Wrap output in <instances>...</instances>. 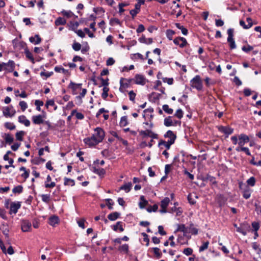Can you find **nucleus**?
Here are the masks:
<instances>
[{
  "mask_svg": "<svg viewBox=\"0 0 261 261\" xmlns=\"http://www.w3.org/2000/svg\"><path fill=\"white\" fill-rule=\"evenodd\" d=\"M75 113H76L75 117L77 119L82 120L84 118V116L82 113L76 112V110H73L71 112V115H73Z\"/></svg>",
  "mask_w": 261,
  "mask_h": 261,
  "instance_id": "5fc2aeb1",
  "label": "nucleus"
},
{
  "mask_svg": "<svg viewBox=\"0 0 261 261\" xmlns=\"http://www.w3.org/2000/svg\"><path fill=\"white\" fill-rule=\"evenodd\" d=\"M153 250L154 254L156 255L158 258H160L162 256V253L160 252V249L159 248L154 247L153 248Z\"/></svg>",
  "mask_w": 261,
  "mask_h": 261,
  "instance_id": "13d9d810",
  "label": "nucleus"
},
{
  "mask_svg": "<svg viewBox=\"0 0 261 261\" xmlns=\"http://www.w3.org/2000/svg\"><path fill=\"white\" fill-rule=\"evenodd\" d=\"M64 184L65 186H73L75 185V182L73 179L68 178L67 177H64Z\"/></svg>",
  "mask_w": 261,
  "mask_h": 261,
  "instance_id": "cd10ccee",
  "label": "nucleus"
},
{
  "mask_svg": "<svg viewBox=\"0 0 261 261\" xmlns=\"http://www.w3.org/2000/svg\"><path fill=\"white\" fill-rule=\"evenodd\" d=\"M98 134H99V142H100L103 140V139L105 136V133L104 130L100 127H99Z\"/></svg>",
  "mask_w": 261,
  "mask_h": 261,
  "instance_id": "864d4df0",
  "label": "nucleus"
},
{
  "mask_svg": "<svg viewBox=\"0 0 261 261\" xmlns=\"http://www.w3.org/2000/svg\"><path fill=\"white\" fill-rule=\"evenodd\" d=\"M256 182V179L254 177H251L246 181V182L248 186L253 187Z\"/></svg>",
  "mask_w": 261,
  "mask_h": 261,
  "instance_id": "c03bdc74",
  "label": "nucleus"
},
{
  "mask_svg": "<svg viewBox=\"0 0 261 261\" xmlns=\"http://www.w3.org/2000/svg\"><path fill=\"white\" fill-rule=\"evenodd\" d=\"M84 142L89 147H92L98 144V139L97 137L93 135L91 137H87L84 139Z\"/></svg>",
  "mask_w": 261,
  "mask_h": 261,
  "instance_id": "7ed1b4c3",
  "label": "nucleus"
},
{
  "mask_svg": "<svg viewBox=\"0 0 261 261\" xmlns=\"http://www.w3.org/2000/svg\"><path fill=\"white\" fill-rule=\"evenodd\" d=\"M79 25V23L77 21H75V22L70 21V24H69V27L71 30L75 32V31H76V29L77 28Z\"/></svg>",
  "mask_w": 261,
  "mask_h": 261,
  "instance_id": "a19ab883",
  "label": "nucleus"
},
{
  "mask_svg": "<svg viewBox=\"0 0 261 261\" xmlns=\"http://www.w3.org/2000/svg\"><path fill=\"white\" fill-rule=\"evenodd\" d=\"M66 23V20L62 17H58L55 21V24L56 25H64Z\"/></svg>",
  "mask_w": 261,
  "mask_h": 261,
  "instance_id": "ea45409f",
  "label": "nucleus"
},
{
  "mask_svg": "<svg viewBox=\"0 0 261 261\" xmlns=\"http://www.w3.org/2000/svg\"><path fill=\"white\" fill-rule=\"evenodd\" d=\"M177 231L182 232L184 234L188 233V228L186 227L184 224H178L177 228L175 231V232Z\"/></svg>",
  "mask_w": 261,
  "mask_h": 261,
  "instance_id": "aec40b11",
  "label": "nucleus"
},
{
  "mask_svg": "<svg viewBox=\"0 0 261 261\" xmlns=\"http://www.w3.org/2000/svg\"><path fill=\"white\" fill-rule=\"evenodd\" d=\"M109 91V88L108 87H107V86L103 87V92L101 94V97L103 99H105L108 97Z\"/></svg>",
  "mask_w": 261,
  "mask_h": 261,
  "instance_id": "603ef678",
  "label": "nucleus"
},
{
  "mask_svg": "<svg viewBox=\"0 0 261 261\" xmlns=\"http://www.w3.org/2000/svg\"><path fill=\"white\" fill-rule=\"evenodd\" d=\"M140 10V8H139V5H135V9L131 10L129 12L130 14L132 15V17L134 18L136 15L139 13Z\"/></svg>",
  "mask_w": 261,
  "mask_h": 261,
  "instance_id": "5701e85b",
  "label": "nucleus"
},
{
  "mask_svg": "<svg viewBox=\"0 0 261 261\" xmlns=\"http://www.w3.org/2000/svg\"><path fill=\"white\" fill-rule=\"evenodd\" d=\"M165 138H168L170 139L169 141H172L174 143L175 139L176 138V135L174 134V133L172 130H168L166 133L164 135Z\"/></svg>",
  "mask_w": 261,
  "mask_h": 261,
  "instance_id": "2eb2a0df",
  "label": "nucleus"
},
{
  "mask_svg": "<svg viewBox=\"0 0 261 261\" xmlns=\"http://www.w3.org/2000/svg\"><path fill=\"white\" fill-rule=\"evenodd\" d=\"M191 86L198 90H200L202 88V83L200 76L198 75H196L191 81Z\"/></svg>",
  "mask_w": 261,
  "mask_h": 261,
  "instance_id": "f257e3e1",
  "label": "nucleus"
},
{
  "mask_svg": "<svg viewBox=\"0 0 261 261\" xmlns=\"http://www.w3.org/2000/svg\"><path fill=\"white\" fill-rule=\"evenodd\" d=\"M44 103L42 100H36L35 101V105L36 106V110L38 111H40V107L43 105Z\"/></svg>",
  "mask_w": 261,
  "mask_h": 261,
  "instance_id": "3c124183",
  "label": "nucleus"
},
{
  "mask_svg": "<svg viewBox=\"0 0 261 261\" xmlns=\"http://www.w3.org/2000/svg\"><path fill=\"white\" fill-rule=\"evenodd\" d=\"M24 135V132L23 131L21 130V131L17 132L15 134L16 139L19 141H22L23 136Z\"/></svg>",
  "mask_w": 261,
  "mask_h": 261,
  "instance_id": "09e8293b",
  "label": "nucleus"
},
{
  "mask_svg": "<svg viewBox=\"0 0 261 261\" xmlns=\"http://www.w3.org/2000/svg\"><path fill=\"white\" fill-rule=\"evenodd\" d=\"M15 67V62L12 60H9L7 63H6L4 70H6L7 72H12L14 70Z\"/></svg>",
  "mask_w": 261,
  "mask_h": 261,
  "instance_id": "f8f14e48",
  "label": "nucleus"
},
{
  "mask_svg": "<svg viewBox=\"0 0 261 261\" xmlns=\"http://www.w3.org/2000/svg\"><path fill=\"white\" fill-rule=\"evenodd\" d=\"M21 226V229L23 232L30 231L32 229V224L29 220H22Z\"/></svg>",
  "mask_w": 261,
  "mask_h": 261,
  "instance_id": "1a4fd4ad",
  "label": "nucleus"
},
{
  "mask_svg": "<svg viewBox=\"0 0 261 261\" xmlns=\"http://www.w3.org/2000/svg\"><path fill=\"white\" fill-rule=\"evenodd\" d=\"M128 122L126 116H123L121 118L120 121V125L121 126H125L127 125Z\"/></svg>",
  "mask_w": 261,
  "mask_h": 261,
  "instance_id": "37998d69",
  "label": "nucleus"
},
{
  "mask_svg": "<svg viewBox=\"0 0 261 261\" xmlns=\"http://www.w3.org/2000/svg\"><path fill=\"white\" fill-rule=\"evenodd\" d=\"M55 71L57 72H62L65 74H68L69 71L68 70H66L63 68L61 66H56L55 67Z\"/></svg>",
  "mask_w": 261,
  "mask_h": 261,
  "instance_id": "c756f323",
  "label": "nucleus"
},
{
  "mask_svg": "<svg viewBox=\"0 0 261 261\" xmlns=\"http://www.w3.org/2000/svg\"><path fill=\"white\" fill-rule=\"evenodd\" d=\"M19 170L20 171H22L24 172L21 175V176L22 177L24 178L25 179H26L27 178H28L29 177V174H30V171H27L26 170V168L24 167H20V169H19Z\"/></svg>",
  "mask_w": 261,
  "mask_h": 261,
  "instance_id": "bb28decb",
  "label": "nucleus"
},
{
  "mask_svg": "<svg viewBox=\"0 0 261 261\" xmlns=\"http://www.w3.org/2000/svg\"><path fill=\"white\" fill-rule=\"evenodd\" d=\"M187 228H188V232H191L192 234L195 235L198 233V230L196 228L194 227L193 223L190 224L189 227Z\"/></svg>",
  "mask_w": 261,
  "mask_h": 261,
  "instance_id": "c85d7f7f",
  "label": "nucleus"
},
{
  "mask_svg": "<svg viewBox=\"0 0 261 261\" xmlns=\"http://www.w3.org/2000/svg\"><path fill=\"white\" fill-rule=\"evenodd\" d=\"M98 164V159L94 161L93 164L92 165H90V169L92 171H93L94 173H95L96 174H98V169L97 168Z\"/></svg>",
  "mask_w": 261,
  "mask_h": 261,
  "instance_id": "a878e982",
  "label": "nucleus"
},
{
  "mask_svg": "<svg viewBox=\"0 0 261 261\" xmlns=\"http://www.w3.org/2000/svg\"><path fill=\"white\" fill-rule=\"evenodd\" d=\"M21 207L20 202H12L10 203L9 214L12 215V214H16L18 209Z\"/></svg>",
  "mask_w": 261,
  "mask_h": 261,
  "instance_id": "423d86ee",
  "label": "nucleus"
},
{
  "mask_svg": "<svg viewBox=\"0 0 261 261\" xmlns=\"http://www.w3.org/2000/svg\"><path fill=\"white\" fill-rule=\"evenodd\" d=\"M174 143L172 141H170L169 140L167 142H166L164 140H161L159 142V146H160L161 145H164L167 149H169L171 145Z\"/></svg>",
  "mask_w": 261,
  "mask_h": 261,
  "instance_id": "6ab92c4d",
  "label": "nucleus"
},
{
  "mask_svg": "<svg viewBox=\"0 0 261 261\" xmlns=\"http://www.w3.org/2000/svg\"><path fill=\"white\" fill-rule=\"evenodd\" d=\"M82 84H75L71 81L68 88L72 90V93L73 95H76L79 91L82 90Z\"/></svg>",
  "mask_w": 261,
  "mask_h": 261,
  "instance_id": "39448f33",
  "label": "nucleus"
},
{
  "mask_svg": "<svg viewBox=\"0 0 261 261\" xmlns=\"http://www.w3.org/2000/svg\"><path fill=\"white\" fill-rule=\"evenodd\" d=\"M251 226L252 227V230L254 231H257L260 226L259 223L255 221L252 222Z\"/></svg>",
  "mask_w": 261,
  "mask_h": 261,
  "instance_id": "4d7b16f0",
  "label": "nucleus"
},
{
  "mask_svg": "<svg viewBox=\"0 0 261 261\" xmlns=\"http://www.w3.org/2000/svg\"><path fill=\"white\" fill-rule=\"evenodd\" d=\"M124 81H126V79L124 78H121L120 80V87H119V91L122 93H123L125 89L128 87L129 86V82H124Z\"/></svg>",
  "mask_w": 261,
  "mask_h": 261,
  "instance_id": "ddd939ff",
  "label": "nucleus"
},
{
  "mask_svg": "<svg viewBox=\"0 0 261 261\" xmlns=\"http://www.w3.org/2000/svg\"><path fill=\"white\" fill-rule=\"evenodd\" d=\"M5 126L10 130H13L16 128L15 125L13 123L9 122H7L5 123Z\"/></svg>",
  "mask_w": 261,
  "mask_h": 261,
  "instance_id": "6e6d98bb",
  "label": "nucleus"
},
{
  "mask_svg": "<svg viewBox=\"0 0 261 261\" xmlns=\"http://www.w3.org/2000/svg\"><path fill=\"white\" fill-rule=\"evenodd\" d=\"M218 130L222 133L226 135V137H228L229 135H231L233 132V129L229 126H217Z\"/></svg>",
  "mask_w": 261,
  "mask_h": 261,
  "instance_id": "20e7f679",
  "label": "nucleus"
},
{
  "mask_svg": "<svg viewBox=\"0 0 261 261\" xmlns=\"http://www.w3.org/2000/svg\"><path fill=\"white\" fill-rule=\"evenodd\" d=\"M42 200L46 203H48L50 201V195L49 194H42L41 195Z\"/></svg>",
  "mask_w": 261,
  "mask_h": 261,
  "instance_id": "de8ad7c7",
  "label": "nucleus"
},
{
  "mask_svg": "<svg viewBox=\"0 0 261 261\" xmlns=\"http://www.w3.org/2000/svg\"><path fill=\"white\" fill-rule=\"evenodd\" d=\"M54 74V72L53 71L51 72H45V71H41L40 73V76L43 77L45 76V77L43 78L44 80H46L47 78L51 76Z\"/></svg>",
  "mask_w": 261,
  "mask_h": 261,
  "instance_id": "4c0bfd02",
  "label": "nucleus"
},
{
  "mask_svg": "<svg viewBox=\"0 0 261 261\" xmlns=\"http://www.w3.org/2000/svg\"><path fill=\"white\" fill-rule=\"evenodd\" d=\"M227 42L229 44L230 49H232L236 48V45L233 38H232L230 40L227 39Z\"/></svg>",
  "mask_w": 261,
  "mask_h": 261,
  "instance_id": "052dcab7",
  "label": "nucleus"
},
{
  "mask_svg": "<svg viewBox=\"0 0 261 261\" xmlns=\"http://www.w3.org/2000/svg\"><path fill=\"white\" fill-rule=\"evenodd\" d=\"M251 195L250 190L248 188H246V189L244 190L243 191V197L246 199H248L250 198Z\"/></svg>",
  "mask_w": 261,
  "mask_h": 261,
  "instance_id": "f704fd0d",
  "label": "nucleus"
},
{
  "mask_svg": "<svg viewBox=\"0 0 261 261\" xmlns=\"http://www.w3.org/2000/svg\"><path fill=\"white\" fill-rule=\"evenodd\" d=\"M132 185L130 182H128L127 184H125L122 185L120 188V190H124L126 192H128L132 188Z\"/></svg>",
  "mask_w": 261,
  "mask_h": 261,
  "instance_id": "2f4dec72",
  "label": "nucleus"
},
{
  "mask_svg": "<svg viewBox=\"0 0 261 261\" xmlns=\"http://www.w3.org/2000/svg\"><path fill=\"white\" fill-rule=\"evenodd\" d=\"M140 199L141 200L140 202L139 205L140 208H144L146 205L148 204V201L145 199L144 196H141L140 197Z\"/></svg>",
  "mask_w": 261,
  "mask_h": 261,
  "instance_id": "72a5a7b5",
  "label": "nucleus"
},
{
  "mask_svg": "<svg viewBox=\"0 0 261 261\" xmlns=\"http://www.w3.org/2000/svg\"><path fill=\"white\" fill-rule=\"evenodd\" d=\"M118 250L121 252L127 253L128 251V245L125 244L120 246L118 248Z\"/></svg>",
  "mask_w": 261,
  "mask_h": 261,
  "instance_id": "473e14b6",
  "label": "nucleus"
},
{
  "mask_svg": "<svg viewBox=\"0 0 261 261\" xmlns=\"http://www.w3.org/2000/svg\"><path fill=\"white\" fill-rule=\"evenodd\" d=\"M61 13L64 16H66L67 18H70L74 15L70 11H66L63 10Z\"/></svg>",
  "mask_w": 261,
  "mask_h": 261,
  "instance_id": "49530a36",
  "label": "nucleus"
},
{
  "mask_svg": "<svg viewBox=\"0 0 261 261\" xmlns=\"http://www.w3.org/2000/svg\"><path fill=\"white\" fill-rule=\"evenodd\" d=\"M209 242L206 241L203 243V244L199 248V251L202 252L204 250L206 249L208 247Z\"/></svg>",
  "mask_w": 261,
  "mask_h": 261,
  "instance_id": "338daca9",
  "label": "nucleus"
},
{
  "mask_svg": "<svg viewBox=\"0 0 261 261\" xmlns=\"http://www.w3.org/2000/svg\"><path fill=\"white\" fill-rule=\"evenodd\" d=\"M252 247L255 250L257 251V254H260L261 252V249L259 248V245L256 243L254 242L252 244Z\"/></svg>",
  "mask_w": 261,
  "mask_h": 261,
  "instance_id": "680f3d73",
  "label": "nucleus"
},
{
  "mask_svg": "<svg viewBox=\"0 0 261 261\" xmlns=\"http://www.w3.org/2000/svg\"><path fill=\"white\" fill-rule=\"evenodd\" d=\"M158 209V206L157 204H155L152 206L150 205V206H148L146 210L148 212L151 213L152 212H156Z\"/></svg>",
  "mask_w": 261,
  "mask_h": 261,
  "instance_id": "8fccbe9b",
  "label": "nucleus"
},
{
  "mask_svg": "<svg viewBox=\"0 0 261 261\" xmlns=\"http://www.w3.org/2000/svg\"><path fill=\"white\" fill-rule=\"evenodd\" d=\"M72 48L75 51H79L81 48V45L80 43L75 42L72 44Z\"/></svg>",
  "mask_w": 261,
  "mask_h": 261,
  "instance_id": "e2e57ef3",
  "label": "nucleus"
},
{
  "mask_svg": "<svg viewBox=\"0 0 261 261\" xmlns=\"http://www.w3.org/2000/svg\"><path fill=\"white\" fill-rule=\"evenodd\" d=\"M173 42L181 48L184 47L188 44L186 39L182 37H176L173 40Z\"/></svg>",
  "mask_w": 261,
  "mask_h": 261,
  "instance_id": "6e6552de",
  "label": "nucleus"
},
{
  "mask_svg": "<svg viewBox=\"0 0 261 261\" xmlns=\"http://www.w3.org/2000/svg\"><path fill=\"white\" fill-rule=\"evenodd\" d=\"M183 253L187 255H191L193 253V249L191 248H187L184 249Z\"/></svg>",
  "mask_w": 261,
  "mask_h": 261,
  "instance_id": "69168bd1",
  "label": "nucleus"
},
{
  "mask_svg": "<svg viewBox=\"0 0 261 261\" xmlns=\"http://www.w3.org/2000/svg\"><path fill=\"white\" fill-rule=\"evenodd\" d=\"M120 215L119 213L115 212L110 214L108 216V218L111 221H115L119 217Z\"/></svg>",
  "mask_w": 261,
  "mask_h": 261,
  "instance_id": "412c9836",
  "label": "nucleus"
},
{
  "mask_svg": "<svg viewBox=\"0 0 261 261\" xmlns=\"http://www.w3.org/2000/svg\"><path fill=\"white\" fill-rule=\"evenodd\" d=\"M5 141L6 143L11 144L14 141L13 137L9 134H5Z\"/></svg>",
  "mask_w": 261,
  "mask_h": 261,
  "instance_id": "393cba45",
  "label": "nucleus"
},
{
  "mask_svg": "<svg viewBox=\"0 0 261 261\" xmlns=\"http://www.w3.org/2000/svg\"><path fill=\"white\" fill-rule=\"evenodd\" d=\"M10 114V106L4 108L3 111V115L6 117H9Z\"/></svg>",
  "mask_w": 261,
  "mask_h": 261,
  "instance_id": "bf43d9fd",
  "label": "nucleus"
},
{
  "mask_svg": "<svg viewBox=\"0 0 261 261\" xmlns=\"http://www.w3.org/2000/svg\"><path fill=\"white\" fill-rule=\"evenodd\" d=\"M144 128L146 129V130L139 131L140 135L142 136L143 138L149 137L152 139L158 138V134L153 133L152 130L147 129L145 127H144Z\"/></svg>",
  "mask_w": 261,
  "mask_h": 261,
  "instance_id": "f03ea898",
  "label": "nucleus"
},
{
  "mask_svg": "<svg viewBox=\"0 0 261 261\" xmlns=\"http://www.w3.org/2000/svg\"><path fill=\"white\" fill-rule=\"evenodd\" d=\"M175 34V32L172 30H167L166 32V36L169 40H172L173 36Z\"/></svg>",
  "mask_w": 261,
  "mask_h": 261,
  "instance_id": "58836bf2",
  "label": "nucleus"
},
{
  "mask_svg": "<svg viewBox=\"0 0 261 261\" xmlns=\"http://www.w3.org/2000/svg\"><path fill=\"white\" fill-rule=\"evenodd\" d=\"M22 111H24L28 108V105L24 101H21L19 103Z\"/></svg>",
  "mask_w": 261,
  "mask_h": 261,
  "instance_id": "774afa93",
  "label": "nucleus"
},
{
  "mask_svg": "<svg viewBox=\"0 0 261 261\" xmlns=\"http://www.w3.org/2000/svg\"><path fill=\"white\" fill-rule=\"evenodd\" d=\"M1 230L3 234L5 236L6 238L9 237V229L8 228V226L6 225L3 224L1 228Z\"/></svg>",
  "mask_w": 261,
  "mask_h": 261,
  "instance_id": "c9c22d12",
  "label": "nucleus"
},
{
  "mask_svg": "<svg viewBox=\"0 0 261 261\" xmlns=\"http://www.w3.org/2000/svg\"><path fill=\"white\" fill-rule=\"evenodd\" d=\"M59 217L56 216H53L48 219V224L53 226H55L56 224L59 223Z\"/></svg>",
  "mask_w": 261,
  "mask_h": 261,
  "instance_id": "a211bd4d",
  "label": "nucleus"
},
{
  "mask_svg": "<svg viewBox=\"0 0 261 261\" xmlns=\"http://www.w3.org/2000/svg\"><path fill=\"white\" fill-rule=\"evenodd\" d=\"M174 116L178 118V119H181L183 117V112L181 109H178L175 114Z\"/></svg>",
  "mask_w": 261,
  "mask_h": 261,
  "instance_id": "0e129e2a",
  "label": "nucleus"
},
{
  "mask_svg": "<svg viewBox=\"0 0 261 261\" xmlns=\"http://www.w3.org/2000/svg\"><path fill=\"white\" fill-rule=\"evenodd\" d=\"M41 40V38L38 34H36L34 37H31L29 38L30 41L35 45L39 44Z\"/></svg>",
  "mask_w": 261,
  "mask_h": 261,
  "instance_id": "f3484780",
  "label": "nucleus"
},
{
  "mask_svg": "<svg viewBox=\"0 0 261 261\" xmlns=\"http://www.w3.org/2000/svg\"><path fill=\"white\" fill-rule=\"evenodd\" d=\"M113 229L117 231L118 229H119L120 232H122L124 231V229L122 226V222H117L116 224L112 226Z\"/></svg>",
  "mask_w": 261,
  "mask_h": 261,
  "instance_id": "4be33fe9",
  "label": "nucleus"
},
{
  "mask_svg": "<svg viewBox=\"0 0 261 261\" xmlns=\"http://www.w3.org/2000/svg\"><path fill=\"white\" fill-rule=\"evenodd\" d=\"M24 53L27 58L30 59L32 63H34V59L32 55V54L29 50V49L27 48L24 50Z\"/></svg>",
  "mask_w": 261,
  "mask_h": 261,
  "instance_id": "e433bc0d",
  "label": "nucleus"
},
{
  "mask_svg": "<svg viewBox=\"0 0 261 261\" xmlns=\"http://www.w3.org/2000/svg\"><path fill=\"white\" fill-rule=\"evenodd\" d=\"M32 121L35 124H41L44 122L43 117L41 115L33 116Z\"/></svg>",
  "mask_w": 261,
  "mask_h": 261,
  "instance_id": "4468645a",
  "label": "nucleus"
},
{
  "mask_svg": "<svg viewBox=\"0 0 261 261\" xmlns=\"http://www.w3.org/2000/svg\"><path fill=\"white\" fill-rule=\"evenodd\" d=\"M164 124L166 126L173 125V121L171 116H168L164 119Z\"/></svg>",
  "mask_w": 261,
  "mask_h": 261,
  "instance_id": "7c9ffc66",
  "label": "nucleus"
},
{
  "mask_svg": "<svg viewBox=\"0 0 261 261\" xmlns=\"http://www.w3.org/2000/svg\"><path fill=\"white\" fill-rule=\"evenodd\" d=\"M134 80L136 84L142 85H144L147 81L145 77L141 74H136L135 76Z\"/></svg>",
  "mask_w": 261,
  "mask_h": 261,
  "instance_id": "9b49d317",
  "label": "nucleus"
},
{
  "mask_svg": "<svg viewBox=\"0 0 261 261\" xmlns=\"http://www.w3.org/2000/svg\"><path fill=\"white\" fill-rule=\"evenodd\" d=\"M170 202V199L168 197H165L161 202V209L160 210V213H165L167 212V207Z\"/></svg>",
  "mask_w": 261,
  "mask_h": 261,
  "instance_id": "9d476101",
  "label": "nucleus"
},
{
  "mask_svg": "<svg viewBox=\"0 0 261 261\" xmlns=\"http://www.w3.org/2000/svg\"><path fill=\"white\" fill-rule=\"evenodd\" d=\"M239 142L238 145L240 147H243L244 144L250 141L249 137L245 134H241L238 136Z\"/></svg>",
  "mask_w": 261,
  "mask_h": 261,
  "instance_id": "0eeeda50",
  "label": "nucleus"
},
{
  "mask_svg": "<svg viewBox=\"0 0 261 261\" xmlns=\"http://www.w3.org/2000/svg\"><path fill=\"white\" fill-rule=\"evenodd\" d=\"M163 110L167 114H172L173 112V110L171 108H169L168 105H164L163 106Z\"/></svg>",
  "mask_w": 261,
  "mask_h": 261,
  "instance_id": "79ce46f5",
  "label": "nucleus"
},
{
  "mask_svg": "<svg viewBox=\"0 0 261 261\" xmlns=\"http://www.w3.org/2000/svg\"><path fill=\"white\" fill-rule=\"evenodd\" d=\"M139 40L141 43H143L147 44H151L153 42L152 38H149L147 39L144 36L140 37Z\"/></svg>",
  "mask_w": 261,
  "mask_h": 261,
  "instance_id": "b1692460",
  "label": "nucleus"
},
{
  "mask_svg": "<svg viewBox=\"0 0 261 261\" xmlns=\"http://www.w3.org/2000/svg\"><path fill=\"white\" fill-rule=\"evenodd\" d=\"M18 122L20 123L23 124L25 126H29L30 125V121L27 119L24 115H21L19 116Z\"/></svg>",
  "mask_w": 261,
  "mask_h": 261,
  "instance_id": "dca6fc26",
  "label": "nucleus"
},
{
  "mask_svg": "<svg viewBox=\"0 0 261 261\" xmlns=\"http://www.w3.org/2000/svg\"><path fill=\"white\" fill-rule=\"evenodd\" d=\"M22 190H23L22 186L21 185H19V186H17L14 187L12 191L15 194V193L20 194L22 192Z\"/></svg>",
  "mask_w": 261,
  "mask_h": 261,
  "instance_id": "a18cd8bd",
  "label": "nucleus"
}]
</instances>
